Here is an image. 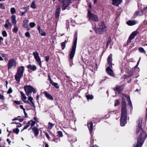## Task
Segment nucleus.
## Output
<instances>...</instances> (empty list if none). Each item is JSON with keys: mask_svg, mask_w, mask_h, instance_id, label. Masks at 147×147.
<instances>
[{"mask_svg": "<svg viewBox=\"0 0 147 147\" xmlns=\"http://www.w3.org/2000/svg\"><path fill=\"white\" fill-rule=\"evenodd\" d=\"M125 99H126L128 101L129 105L131 107H132L131 102L130 100L129 96L125 94H122L121 115L120 117V125L121 126H123L125 125L127 121V112L125 102Z\"/></svg>", "mask_w": 147, "mask_h": 147, "instance_id": "obj_1", "label": "nucleus"}, {"mask_svg": "<svg viewBox=\"0 0 147 147\" xmlns=\"http://www.w3.org/2000/svg\"><path fill=\"white\" fill-rule=\"evenodd\" d=\"M142 122V118L139 119L137 122L138 126L136 130V133L137 134L139 133V131H141L139 136L138 138L137 143L141 145V146H142L145 139L147 137L146 133L142 129L141 126Z\"/></svg>", "mask_w": 147, "mask_h": 147, "instance_id": "obj_2", "label": "nucleus"}, {"mask_svg": "<svg viewBox=\"0 0 147 147\" xmlns=\"http://www.w3.org/2000/svg\"><path fill=\"white\" fill-rule=\"evenodd\" d=\"M107 27L105 25L104 22L101 21L98 24L97 27H95L94 28L96 33L99 34H104L105 32L107 30Z\"/></svg>", "mask_w": 147, "mask_h": 147, "instance_id": "obj_3", "label": "nucleus"}, {"mask_svg": "<svg viewBox=\"0 0 147 147\" xmlns=\"http://www.w3.org/2000/svg\"><path fill=\"white\" fill-rule=\"evenodd\" d=\"M112 55L111 54L108 57L107 59V63L109 66L106 69V71L108 74L111 76H114V74L112 70Z\"/></svg>", "mask_w": 147, "mask_h": 147, "instance_id": "obj_4", "label": "nucleus"}, {"mask_svg": "<svg viewBox=\"0 0 147 147\" xmlns=\"http://www.w3.org/2000/svg\"><path fill=\"white\" fill-rule=\"evenodd\" d=\"M24 70L25 67L24 66H22L18 67L17 71L15 75V79L17 82H19L20 79L22 77Z\"/></svg>", "mask_w": 147, "mask_h": 147, "instance_id": "obj_5", "label": "nucleus"}, {"mask_svg": "<svg viewBox=\"0 0 147 147\" xmlns=\"http://www.w3.org/2000/svg\"><path fill=\"white\" fill-rule=\"evenodd\" d=\"M24 89L26 94L27 96H30L32 92L34 93H35L36 92V91L30 85L25 86Z\"/></svg>", "mask_w": 147, "mask_h": 147, "instance_id": "obj_6", "label": "nucleus"}, {"mask_svg": "<svg viewBox=\"0 0 147 147\" xmlns=\"http://www.w3.org/2000/svg\"><path fill=\"white\" fill-rule=\"evenodd\" d=\"M76 47H72L70 51L69 57L70 65L71 66L73 65L72 59L75 54Z\"/></svg>", "mask_w": 147, "mask_h": 147, "instance_id": "obj_7", "label": "nucleus"}, {"mask_svg": "<svg viewBox=\"0 0 147 147\" xmlns=\"http://www.w3.org/2000/svg\"><path fill=\"white\" fill-rule=\"evenodd\" d=\"M88 17L92 20L96 22L98 21L99 18L97 15L92 13L90 10H88Z\"/></svg>", "mask_w": 147, "mask_h": 147, "instance_id": "obj_8", "label": "nucleus"}, {"mask_svg": "<svg viewBox=\"0 0 147 147\" xmlns=\"http://www.w3.org/2000/svg\"><path fill=\"white\" fill-rule=\"evenodd\" d=\"M139 32L137 30L133 32L130 35L127 41L126 45H128L131 42V41L134 39L138 33Z\"/></svg>", "mask_w": 147, "mask_h": 147, "instance_id": "obj_9", "label": "nucleus"}, {"mask_svg": "<svg viewBox=\"0 0 147 147\" xmlns=\"http://www.w3.org/2000/svg\"><path fill=\"white\" fill-rule=\"evenodd\" d=\"M7 66L8 70L11 68L13 67H16V60L13 58L11 59L8 61Z\"/></svg>", "mask_w": 147, "mask_h": 147, "instance_id": "obj_10", "label": "nucleus"}, {"mask_svg": "<svg viewBox=\"0 0 147 147\" xmlns=\"http://www.w3.org/2000/svg\"><path fill=\"white\" fill-rule=\"evenodd\" d=\"M31 124L30 125L31 127L28 130L32 129V132L34 134L35 136H37V127L36 126H34L36 123V121H33L32 120H31Z\"/></svg>", "mask_w": 147, "mask_h": 147, "instance_id": "obj_11", "label": "nucleus"}, {"mask_svg": "<svg viewBox=\"0 0 147 147\" xmlns=\"http://www.w3.org/2000/svg\"><path fill=\"white\" fill-rule=\"evenodd\" d=\"M124 85H116L114 88H113V90L117 92L118 94H120L123 90L124 88Z\"/></svg>", "mask_w": 147, "mask_h": 147, "instance_id": "obj_12", "label": "nucleus"}, {"mask_svg": "<svg viewBox=\"0 0 147 147\" xmlns=\"http://www.w3.org/2000/svg\"><path fill=\"white\" fill-rule=\"evenodd\" d=\"M22 99V100H23V101L25 103H29V104L31 105V106H32L34 109H35V104L34 103L33 101H32V100H33V99L30 96H29L28 97V100H29L30 102L28 101V100H26V99Z\"/></svg>", "mask_w": 147, "mask_h": 147, "instance_id": "obj_13", "label": "nucleus"}, {"mask_svg": "<svg viewBox=\"0 0 147 147\" xmlns=\"http://www.w3.org/2000/svg\"><path fill=\"white\" fill-rule=\"evenodd\" d=\"M70 3L69 1H67L66 0H63L62 2V10L63 11L65 10L69 6Z\"/></svg>", "mask_w": 147, "mask_h": 147, "instance_id": "obj_14", "label": "nucleus"}, {"mask_svg": "<svg viewBox=\"0 0 147 147\" xmlns=\"http://www.w3.org/2000/svg\"><path fill=\"white\" fill-rule=\"evenodd\" d=\"M61 12V8L59 6L57 7L56 11L55 13V17L56 18L59 19L60 13Z\"/></svg>", "mask_w": 147, "mask_h": 147, "instance_id": "obj_15", "label": "nucleus"}, {"mask_svg": "<svg viewBox=\"0 0 147 147\" xmlns=\"http://www.w3.org/2000/svg\"><path fill=\"white\" fill-rule=\"evenodd\" d=\"M123 0H111L113 5L118 6L119 4H121Z\"/></svg>", "mask_w": 147, "mask_h": 147, "instance_id": "obj_16", "label": "nucleus"}, {"mask_svg": "<svg viewBox=\"0 0 147 147\" xmlns=\"http://www.w3.org/2000/svg\"><path fill=\"white\" fill-rule=\"evenodd\" d=\"M77 32H75L74 35V38L73 40V45L72 46H76L77 40Z\"/></svg>", "mask_w": 147, "mask_h": 147, "instance_id": "obj_17", "label": "nucleus"}, {"mask_svg": "<svg viewBox=\"0 0 147 147\" xmlns=\"http://www.w3.org/2000/svg\"><path fill=\"white\" fill-rule=\"evenodd\" d=\"M44 94L45 95V96L48 99L51 100H53V98L49 94L47 93V91H45L44 92Z\"/></svg>", "mask_w": 147, "mask_h": 147, "instance_id": "obj_18", "label": "nucleus"}, {"mask_svg": "<svg viewBox=\"0 0 147 147\" xmlns=\"http://www.w3.org/2000/svg\"><path fill=\"white\" fill-rule=\"evenodd\" d=\"M27 67L29 69L33 71L36 70V66L34 65L29 64L27 66Z\"/></svg>", "mask_w": 147, "mask_h": 147, "instance_id": "obj_19", "label": "nucleus"}, {"mask_svg": "<svg viewBox=\"0 0 147 147\" xmlns=\"http://www.w3.org/2000/svg\"><path fill=\"white\" fill-rule=\"evenodd\" d=\"M37 29L39 31V34L41 36H45L46 35V33L41 29L40 27L39 26H38Z\"/></svg>", "mask_w": 147, "mask_h": 147, "instance_id": "obj_20", "label": "nucleus"}, {"mask_svg": "<svg viewBox=\"0 0 147 147\" xmlns=\"http://www.w3.org/2000/svg\"><path fill=\"white\" fill-rule=\"evenodd\" d=\"M88 127V128L90 134L92 133L93 129V124L92 122H90L88 123L87 124Z\"/></svg>", "mask_w": 147, "mask_h": 147, "instance_id": "obj_21", "label": "nucleus"}, {"mask_svg": "<svg viewBox=\"0 0 147 147\" xmlns=\"http://www.w3.org/2000/svg\"><path fill=\"white\" fill-rule=\"evenodd\" d=\"M142 15L143 13L141 11L138 10L136 11L134 14V17H136L138 15L141 16Z\"/></svg>", "mask_w": 147, "mask_h": 147, "instance_id": "obj_22", "label": "nucleus"}, {"mask_svg": "<svg viewBox=\"0 0 147 147\" xmlns=\"http://www.w3.org/2000/svg\"><path fill=\"white\" fill-rule=\"evenodd\" d=\"M11 18L12 23L14 25H16L17 23V21L16 20V17L15 15H12L11 16Z\"/></svg>", "mask_w": 147, "mask_h": 147, "instance_id": "obj_23", "label": "nucleus"}, {"mask_svg": "<svg viewBox=\"0 0 147 147\" xmlns=\"http://www.w3.org/2000/svg\"><path fill=\"white\" fill-rule=\"evenodd\" d=\"M126 24L129 26H133L136 24L135 21L129 20L126 22Z\"/></svg>", "mask_w": 147, "mask_h": 147, "instance_id": "obj_24", "label": "nucleus"}, {"mask_svg": "<svg viewBox=\"0 0 147 147\" xmlns=\"http://www.w3.org/2000/svg\"><path fill=\"white\" fill-rule=\"evenodd\" d=\"M31 120L28 121V122L27 123L26 125H25L23 129L22 130V131H23L24 129H25L28 128L31 124Z\"/></svg>", "mask_w": 147, "mask_h": 147, "instance_id": "obj_25", "label": "nucleus"}, {"mask_svg": "<svg viewBox=\"0 0 147 147\" xmlns=\"http://www.w3.org/2000/svg\"><path fill=\"white\" fill-rule=\"evenodd\" d=\"M54 125V124L50 122H49L48 125V128L49 129H51Z\"/></svg>", "mask_w": 147, "mask_h": 147, "instance_id": "obj_26", "label": "nucleus"}, {"mask_svg": "<svg viewBox=\"0 0 147 147\" xmlns=\"http://www.w3.org/2000/svg\"><path fill=\"white\" fill-rule=\"evenodd\" d=\"M24 23L23 24V26L25 28H26L28 27V21L27 20H24Z\"/></svg>", "mask_w": 147, "mask_h": 147, "instance_id": "obj_27", "label": "nucleus"}, {"mask_svg": "<svg viewBox=\"0 0 147 147\" xmlns=\"http://www.w3.org/2000/svg\"><path fill=\"white\" fill-rule=\"evenodd\" d=\"M86 96L88 100H92L93 98L94 97L92 95H86Z\"/></svg>", "mask_w": 147, "mask_h": 147, "instance_id": "obj_28", "label": "nucleus"}, {"mask_svg": "<svg viewBox=\"0 0 147 147\" xmlns=\"http://www.w3.org/2000/svg\"><path fill=\"white\" fill-rule=\"evenodd\" d=\"M20 93L21 94L22 100V99H26L27 98L26 97L24 93L22 91H20Z\"/></svg>", "mask_w": 147, "mask_h": 147, "instance_id": "obj_29", "label": "nucleus"}, {"mask_svg": "<svg viewBox=\"0 0 147 147\" xmlns=\"http://www.w3.org/2000/svg\"><path fill=\"white\" fill-rule=\"evenodd\" d=\"M72 137L70 136L69 137L68 139L69 140V142H73L77 140V139L76 138H74V139H72Z\"/></svg>", "mask_w": 147, "mask_h": 147, "instance_id": "obj_30", "label": "nucleus"}, {"mask_svg": "<svg viewBox=\"0 0 147 147\" xmlns=\"http://www.w3.org/2000/svg\"><path fill=\"white\" fill-rule=\"evenodd\" d=\"M51 83L53 86H54L57 88H58L59 87V86L58 85V83H55L53 81Z\"/></svg>", "mask_w": 147, "mask_h": 147, "instance_id": "obj_31", "label": "nucleus"}, {"mask_svg": "<svg viewBox=\"0 0 147 147\" xmlns=\"http://www.w3.org/2000/svg\"><path fill=\"white\" fill-rule=\"evenodd\" d=\"M31 7L33 9H35L36 8V6L35 4V1H33L31 4Z\"/></svg>", "mask_w": 147, "mask_h": 147, "instance_id": "obj_32", "label": "nucleus"}, {"mask_svg": "<svg viewBox=\"0 0 147 147\" xmlns=\"http://www.w3.org/2000/svg\"><path fill=\"white\" fill-rule=\"evenodd\" d=\"M19 132V130L18 129L16 128L13 129V132L16 134H18Z\"/></svg>", "mask_w": 147, "mask_h": 147, "instance_id": "obj_33", "label": "nucleus"}, {"mask_svg": "<svg viewBox=\"0 0 147 147\" xmlns=\"http://www.w3.org/2000/svg\"><path fill=\"white\" fill-rule=\"evenodd\" d=\"M10 12L12 14L15 13L16 12L15 9L14 7H12L10 9Z\"/></svg>", "mask_w": 147, "mask_h": 147, "instance_id": "obj_34", "label": "nucleus"}, {"mask_svg": "<svg viewBox=\"0 0 147 147\" xmlns=\"http://www.w3.org/2000/svg\"><path fill=\"white\" fill-rule=\"evenodd\" d=\"M139 50L140 52L142 53H145L146 52L144 51V49L142 47L139 48Z\"/></svg>", "mask_w": 147, "mask_h": 147, "instance_id": "obj_35", "label": "nucleus"}, {"mask_svg": "<svg viewBox=\"0 0 147 147\" xmlns=\"http://www.w3.org/2000/svg\"><path fill=\"white\" fill-rule=\"evenodd\" d=\"M120 101L119 99H117L115 101V103L114 104L115 106L116 107L119 104Z\"/></svg>", "mask_w": 147, "mask_h": 147, "instance_id": "obj_36", "label": "nucleus"}, {"mask_svg": "<svg viewBox=\"0 0 147 147\" xmlns=\"http://www.w3.org/2000/svg\"><path fill=\"white\" fill-rule=\"evenodd\" d=\"M12 31L15 33H17L18 31V28L16 26H15Z\"/></svg>", "mask_w": 147, "mask_h": 147, "instance_id": "obj_37", "label": "nucleus"}, {"mask_svg": "<svg viewBox=\"0 0 147 147\" xmlns=\"http://www.w3.org/2000/svg\"><path fill=\"white\" fill-rule=\"evenodd\" d=\"M142 13H146L147 11V6L145 7L144 8L141 10Z\"/></svg>", "mask_w": 147, "mask_h": 147, "instance_id": "obj_38", "label": "nucleus"}, {"mask_svg": "<svg viewBox=\"0 0 147 147\" xmlns=\"http://www.w3.org/2000/svg\"><path fill=\"white\" fill-rule=\"evenodd\" d=\"M40 59L38 56V54H37V62H39L38 64L40 66V67H41V62H40Z\"/></svg>", "mask_w": 147, "mask_h": 147, "instance_id": "obj_39", "label": "nucleus"}, {"mask_svg": "<svg viewBox=\"0 0 147 147\" xmlns=\"http://www.w3.org/2000/svg\"><path fill=\"white\" fill-rule=\"evenodd\" d=\"M111 38L110 37H109V38H108V40H107L106 46H108L109 45V43H110L111 42Z\"/></svg>", "mask_w": 147, "mask_h": 147, "instance_id": "obj_40", "label": "nucleus"}, {"mask_svg": "<svg viewBox=\"0 0 147 147\" xmlns=\"http://www.w3.org/2000/svg\"><path fill=\"white\" fill-rule=\"evenodd\" d=\"M30 26L31 28H33L35 26L36 24L34 22H30Z\"/></svg>", "mask_w": 147, "mask_h": 147, "instance_id": "obj_41", "label": "nucleus"}, {"mask_svg": "<svg viewBox=\"0 0 147 147\" xmlns=\"http://www.w3.org/2000/svg\"><path fill=\"white\" fill-rule=\"evenodd\" d=\"M0 8L2 9H5V7L3 4H0Z\"/></svg>", "mask_w": 147, "mask_h": 147, "instance_id": "obj_42", "label": "nucleus"}, {"mask_svg": "<svg viewBox=\"0 0 147 147\" xmlns=\"http://www.w3.org/2000/svg\"><path fill=\"white\" fill-rule=\"evenodd\" d=\"M57 134L59 136V137H61L63 136L62 133L61 131H58L57 132Z\"/></svg>", "mask_w": 147, "mask_h": 147, "instance_id": "obj_43", "label": "nucleus"}, {"mask_svg": "<svg viewBox=\"0 0 147 147\" xmlns=\"http://www.w3.org/2000/svg\"><path fill=\"white\" fill-rule=\"evenodd\" d=\"M2 35L4 37H6L7 35L6 32L5 31H3L2 32Z\"/></svg>", "mask_w": 147, "mask_h": 147, "instance_id": "obj_44", "label": "nucleus"}, {"mask_svg": "<svg viewBox=\"0 0 147 147\" xmlns=\"http://www.w3.org/2000/svg\"><path fill=\"white\" fill-rule=\"evenodd\" d=\"M12 90L11 89V87H10L9 88L8 91H7V93L8 94H9L12 93Z\"/></svg>", "mask_w": 147, "mask_h": 147, "instance_id": "obj_45", "label": "nucleus"}, {"mask_svg": "<svg viewBox=\"0 0 147 147\" xmlns=\"http://www.w3.org/2000/svg\"><path fill=\"white\" fill-rule=\"evenodd\" d=\"M53 141H54L56 143H57L60 141V140L57 138H55L53 139Z\"/></svg>", "mask_w": 147, "mask_h": 147, "instance_id": "obj_46", "label": "nucleus"}, {"mask_svg": "<svg viewBox=\"0 0 147 147\" xmlns=\"http://www.w3.org/2000/svg\"><path fill=\"white\" fill-rule=\"evenodd\" d=\"M142 146L141 145H140L138 143H137L136 144H134V147H141Z\"/></svg>", "mask_w": 147, "mask_h": 147, "instance_id": "obj_47", "label": "nucleus"}, {"mask_svg": "<svg viewBox=\"0 0 147 147\" xmlns=\"http://www.w3.org/2000/svg\"><path fill=\"white\" fill-rule=\"evenodd\" d=\"M5 99L4 97L2 95L0 94V99L4 100Z\"/></svg>", "mask_w": 147, "mask_h": 147, "instance_id": "obj_48", "label": "nucleus"}, {"mask_svg": "<svg viewBox=\"0 0 147 147\" xmlns=\"http://www.w3.org/2000/svg\"><path fill=\"white\" fill-rule=\"evenodd\" d=\"M23 111L25 115V117H28V115L25 111V109H23Z\"/></svg>", "mask_w": 147, "mask_h": 147, "instance_id": "obj_49", "label": "nucleus"}, {"mask_svg": "<svg viewBox=\"0 0 147 147\" xmlns=\"http://www.w3.org/2000/svg\"><path fill=\"white\" fill-rule=\"evenodd\" d=\"M33 54L35 59L37 61V53L34 52Z\"/></svg>", "mask_w": 147, "mask_h": 147, "instance_id": "obj_50", "label": "nucleus"}, {"mask_svg": "<svg viewBox=\"0 0 147 147\" xmlns=\"http://www.w3.org/2000/svg\"><path fill=\"white\" fill-rule=\"evenodd\" d=\"M25 34L26 36L28 37H29L30 36V34L28 32H26Z\"/></svg>", "mask_w": 147, "mask_h": 147, "instance_id": "obj_51", "label": "nucleus"}, {"mask_svg": "<svg viewBox=\"0 0 147 147\" xmlns=\"http://www.w3.org/2000/svg\"><path fill=\"white\" fill-rule=\"evenodd\" d=\"M45 59L46 61H48L49 59V57L48 56H46L45 57Z\"/></svg>", "mask_w": 147, "mask_h": 147, "instance_id": "obj_52", "label": "nucleus"}, {"mask_svg": "<svg viewBox=\"0 0 147 147\" xmlns=\"http://www.w3.org/2000/svg\"><path fill=\"white\" fill-rule=\"evenodd\" d=\"M67 42L66 41V40L64 42H62L61 43V46H65V43Z\"/></svg>", "mask_w": 147, "mask_h": 147, "instance_id": "obj_53", "label": "nucleus"}, {"mask_svg": "<svg viewBox=\"0 0 147 147\" xmlns=\"http://www.w3.org/2000/svg\"><path fill=\"white\" fill-rule=\"evenodd\" d=\"M4 27L6 28H8L9 27V23H5L4 25Z\"/></svg>", "mask_w": 147, "mask_h": 147, "instance_id": "obj_54", "label": "nucleus"}, {"mask_svg": "<svg viewBox=\"0 0 147 147\" xmlns=\"http://www.w3.org/2000/svg\"><path fill=\"white\" fill-rule=\"evenodd\" d=\"M14 102L17 105L20 104V102L19 101L15 100L14 101Z\"/></svg>", "mask_w": 147, "mask_h": 147, "instance_id": "obj_55", "label": "nucleus"}, {"mask_svg": "<svg viewBox=\"0 0 147 147\" xmlns=\"http://www.w3.org/2000/svg\"><path fill=\"white\" fill-rule=\"evenodd\" d=\"M1 55L3 57H4V58L7 56V54H1Z\"/></svg>", "mask_w": 147, "mask_h": 147, "instance_id": "obj_56", "label": "nucleus"}, {"mask_svg": "<svg viewBox=\"0 0 147 147\" xmlns=\"http://www.w3.org/2000/svg\"><path fill=\"white\" fill-rule=\"evenodd\" d=\"M48 76L49 79V81H50V82L51 83L53 81H52V80H51V78L50 77V76L49 75H48Z\"/></svg>", "mask_w": 147, "mask_h": 147, "instance_id": "obj_57", "label": "nucleus"}, {"mask_svg": "<svg viewBox=\"0 0 147 147\" xmlns=\"http://www.w3.org/2000/svg\"><path fill=\"white\" fill-rule=\"evenodd\" d=\"M26 13V12H23L22 11H20V13H21V16H23L24 14H25Z\"/></svg>", "mask_w": 147, "mask_h": 147, "instance_id": "obj_58", "label": "nucleus"}, {"mask_svg": "<svg viewBox=\"0 0 147 147\" xmlns=\"http://www.w3.org/2000/svg\"><path fill=\"white\" fill-rule=\"evenodd\" d=\"M18 120H19L20 122H22L24 121V119L23 118L18 119Z\"/></svg>", "mask_w": 147, "mask_h": 147, "instance_id": "obj_59", "label": "nucleus"}, {"mask_svg": "<svg viewBox=\"0 0 147 147\" xmlns=\"http://www.w3.org/2000/svg\"><path fill=\"white\" fill-rule=\"evenodd\" d=\"M45 135H46V136L47 137V138L48 139H49L50 138V137H49V136L48 135L47 133H45Z\"/></svg>", "mask_w": 147, "mask_h": 147, "instance_id": "obj_60", "label": "nucleus"}, {"mask_svg": "<svg viewBox=\"0 0 147 147\" xmlns=\"http://www.w3.org/2000/svg\"><path fill=\"white\" fill-rule=\"evenodd\" d=\"M18 125L17 126V127H21L22 125L20 123H18Z\"/></svg>", "mask_w": 147, "mask_h": 147, "instance_id": "obj_61", "label": "nucleus"}, {"mask_svg": "<svg viewBox=\"0 0 147 147\" xmlns=\"http://www.w3.org/2000/svg\"><path fill=\"white\" fill-rule=\"evenodd\" d=\"M3 38L2 37L0 36V43L3 41Z\"/></svg>", "mask_w": 147, "mask_h": 147, "instance_id": "obj_62", "label": "nucleus"}, {"mask_svg": "<svg viewBox=\"0 0 147 147\" xmlns=\"http://www.w3.org/2000/svg\"><path fill=\"white\" fill-rule=\"evenodd\" d=\"M11 26H12L11 24L10 23H9V27H8L10 28V29H11Z\"/></svg>", "mask_w": 147, "mask_h": 147, "instance_id": "obj_63", "label": "nucleus"}, {"mask_svg": "<svg viewBox=\"0 0 147 147\" xmlns=\"http://www.w3.org/2000/svg\"><path fill=\"white\" fill-rule=\"evenodd\" d=\"M45 147H49V146L47 143H45Z\"/></svg>", "mask_w": 147, "mask_h": 147, "instance_id": "obj_64", "label": "nucleus"}]
</instances>
